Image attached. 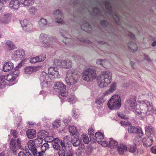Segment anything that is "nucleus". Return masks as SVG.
<instances>
[{
	"instance_id": "b1692460",
	"label": "nucleus",
	"mask_w": 156,
	"mask_h": 156,
	"mask_svg": "<svg viewBox=\"0 0 156 156\" xmlns=\"http://www.w3.org/2000/svg\"><path fill=\"white\" fill-rule=\"evenodd\" d=\"M146 133L148 136L154 135L155 132L154 129L151 126H147L145 128Z\"/></svg>"
},
{
	"instance_id": "dca6fc26",
	"label": "nucleus",
	"mask_w": 156,
	"mask_h": 156,
	"mask_svg": "<svg viewBox=\"0 0 156 156\" xmlns=\"http://www.w3.org/2000/svg\"><path fill=\"white\" fill-rule=\"evenodd\" d=\"M28 20H21L20 21V23L23 28L24 29V27H26L25 30L29 31L32 29L33 27L31 24H28Z\"/></svg>"
},
{
	"instance_id": "e2e57ef3",
	"label": "nucleus",
	"mask_w": 156,
	"mask_h": 156,
	"mask_svg": "<svg viewBox=\"0 0 156 156\" xmlns=\"http://www.w3.org/2000/svg\"><path fill=\"white\" fill-rule=\"evenodd\" d=\"M101 23L102 26L104 27L106 26L107 24V22L106 20H101Z\"/></svg>"
},
{
	"instance_id": "c9c22d12",
	"label": "nucleus",
	"mask_w": 156,
	"mask_h": 156,
	"mask_svg": "<svg viewBox=\"0 0 156 156\" xmlns=\"http://www.w3.org/2000/svg\"><path fill=\"white\" fill-rule=\"evenodd\" d=\"M94 137L95 138L96 140L98 142L103 139L104 135L101 132H97L95 133Z\"/></svg>"
},
{
	"instance_id": "f3484780",
	"label": "nucleus",
	"mask_w": 156,
	"mask_h": 156,
	"mask_svg": "<svg viewBox=\"0 0 156 156\" xmlns=\"http://www.w3.org/2000/svg\"><path fill=\"white\" fill-rule=\"evenodd\" d=\"M143 145L146 147L150 146L153 143V139L152 137H144L142 139Z\"/></svg>"
},
{
	"instance_id": "bb28decb",
	"label": "nucleus",
	"mask_w": 156,
	"mask_h": 156,
	"mask_svg": "<svg viewBox=\"0 0 156 156\" xmlns=\"http://www.w3.org/2000/svg\"><path fill=\"white\" fill-rule=\"evenodd\" d=\"M37 69L36 67L28 66L25 68V73L26 74H31L34 72H36Z\"/></svg>"
},
{
	"instance_id": "bf43d9fd",
	"label": "nucleus",
	"mask_w": 156,
	"mask_h": 156,
	"mask_svg": "<svg viewBox=\"0 0 156 156\" xmlns=\"http://www.w3.org/2000/svg\"><path fill=\"white\" fill-rule=\"evenodd\" d=\"M120 124L122 126H128L130 124V123L129 122H125L122 121L120 122Z\"/></svg>"
},
{
	"instance_id": "7c9ffc66",
	"label": "nucleus",
	"mask_w": 156,
	"mask_h": 156,
	"mask_svg": "<svg viewBox=\"0 0 156 156\" xmlns=\"http://www.w3.org/2000/svg\"><path fill=\"white\" fill-rule=\"evenodd\" d=\"M96 62L98 65H100L105 68L107 67L108 65L109 64V63L107 61L101 59L97 60Z\"/></svg>"
},
{
	"instance_id": "9d476101",
	"label": "nucleus",
	"mask_w": 156,
	"mask_h": 156,
	"mask_svg": "<svg viewBox=\"0 0 156 156\" xmlns=\"http://www.w3.org/2000/svg\"><path fill=\"white\" fill-rule=\"evenodd\" d=\"M35 142L32 140H29L27 143L28 147L34 156H37V151L35 147Z\"/></svg>"
},
{
	"instance_id": "f03ea898",
	"label": "nucleus",
	"mask_w": 156,
	"mask_h": 156,
	"mask_svg": "<svg viewBox=\"0 0 156 156\" xmlns=\"http://www.w3.org/2000/svg\"><path fill=\"white\" fill-rule=\"evenodd\" d=\"M112 76V73L109 71L102 72L100 76L99 86L101 88L107 86L111 82Z\"/></svg>"
},
{
	"instance_id": "c756f323",
	"label": "nucleus",
	"mask_w": 156,
	"mask_h": 156,
	"mask_svg": "<svg viewBox=\"0 0 156 156\" xmlns=\"http://www.w3.org/2000/svg\"><path fill=\"white\" fill-rule=\"evenodd\" d=\"M128 46L132 52H135L137 49V46L135 43L129 42L128 44Z\"/></svg>"
},
{
	"instance_id": "6ab92c4d",
	"label": "nucleus",
	"mask_w": 156,
	"mask_h": 156,
	"mask_svg": "<svg viewBox=\"0 0 156 156\" xmlns=\"http://www.w3.org/2000/svg\"><path fill=\"white\" fill-rule=\"evenodd\" d=\"M14 67V65L12 63L10 62H8L4 64L3 70L4 72H8L11 70Z\"/></svg>"
},
{
	"instance_id": "8fccbe9b",
	"label": "nucleus",
	"mask_w": 156,
	"mask_h": 156,
	"mask_svg": "<svg viewBox=\"0 0 156 156\" xmlns=\"http://www.w3.org/2000/svg\"><path fill=\"white\" fill-rule=\"evenodd\" d=\"M53 147L54 149L56 150H58L60 147V145L58 143L55 141H54L53 144Z\"/></svg>"
},
{
	"instance_id": "9b49d317",
	"label": "nucleus",
	"mask_w": 156,
	"mask_h": 156,
	"mask_svg": "<svg viewBox=\"0 0 156 156\" xmlns=\"http://www.w3.org/2000/svg\"><path fill=\"white\" fill-rule=\"evenodd\" d=\"M128 132L130 133H136L140 136H143L144 134L142 129L135 127L134 126H131L129 127L128 129Z\"/></svg>"
},
{
	"instance_id": "603ef678",
	"label": "nucleus",
	"mask_w": 156,
	"mask_h": 156,
	"mask_svg": "<svg viewBox=\"0 0 156 156\" xmlns=\"http://www.w3.org/2000/svg\"><path fill=\"white\" fill-rule=\"evenodd\" d=\"M13 16V15L12 14L6 13L3 16L4 19H11L12 17Z\"/></svg>"
},
{
	"instance_id": "680f3d73",
	"label": "nucleus",
	"mask_w": 156,
	"mask_h": 156,
	"mask_svg": "<svg viewBox=\"0 0 156 156\" xmlns=\"http://www.w3.org/2000/svg\"><path fill=\"white\" fill-rule=\"evenodd\" d=\"M71 41V39L70 38L66 37V38L65 40H63V41L66 44H67L69 43V42H70Z\"/></svg>"
},
{
	"instance_id": "ea45409f",
	"label": "nucleus",
	"mask_w": 156,
	"mask_h": 156,
	"mask_svg": "<svg viewBox=\"0 0 156 156\" xmlns=\"http://www.w3.org/2000/svg\"><path fill=\"white\" fill-rule=\"evenodd\" d=\"M98 143L101 144L102 146L105 147L109 145V140L108 141H102L101 140H100V141H98Z\"/></svg>"
},
{
	"instance_id": "a211bd4d",
	"label": "nucleus",
	"mask_w": 156,
	"mask_h": 156,
	"mask_svg": "<svg viewBox=\"0 0 156 156\" xmlns=\"http://www.w3.org/2000/svg\"><path fill=\"white\" fill-rule=\"evenodd\" d=\"M24 51L23 49H18L15 51L13 54V56L15 58H22L25 56Z\"/></svg>"
},
{
	"instance_id": "4468645a",
	"label": "nucleus",
	"mask_w": 156,
	"mask_h": 156,
	"mask_svg": "<svg viewBox=\"0 0 156 156\" xmlns=\"http://www.w3.org/2000/svg\"><path fill=\"white\" fill-rule=\"evenodd\" d=\"M20 1L18 0H11L9 3V7L14 10L17 9L20 6Z\"/></svg>"
},
{
	"instance_id": "5fc2aeb1",
	"label": "nucleus",
	"mask_w": 156,
	"mask_h": 156,
	"mask_svg": "<svg viewBox=\"0 0 156 156\" xmlns=\"http://www.w3.org/2000/svg\"><path fill=\"white\" fill-rule=\"evenodd\" d=\"M58 153L59 156H65V150L62 149H59Z\"/></svg>"
},
{
	"instance_id": "58836bf2",
	"label": "nucleus",
	"mask_w": 156,
	"mask_h": 156,
	"mask_svg": "<svg viewBox=\"0 0 156 156\" xmlns=\"http://www.w3.org/2000/svg\"><path fill=\"white\" fill-rule=\"evenodd\" d=\"M29 10L30 13L32 15H34L38 11L37 9L34 6L30 8Z\"/></svg>"
},
{
	"instance_id": "37998d69",
	"label": "nucleus",
	"mask_w": 156,
	"mask_h": 156,
	"mask_svg": "<svg viewBox=\"0 0 156 156\" xmlns=\"http://www.w3.org/2000/svg\"><path fill=\"white\" fill-rule=\"evenodd\" d=\"M69 129V132L72 134H75L76 132V128L74 126H70Z\"/></svg>"
},
{
	"instance_id": "69168bd1",
	"label": "nucleus",
	"mask_w": 156,
	"mask_h": 156,
	"mask_svg": "<svg viewBox=\"0 0 156 156\" xmlns=\"http://www.w3.org/2000/svg\"><path fill=\"white\" fill-rule=\"evenodd\" d=\"M128 36L130 37L133 40H134L135 38V36L134 34L131 32H129L128 33Z\"/></svg>"
},
{
	"instance_id": "c85d7f7f",
	"label": "nucleus",
	"mask_w": 156,
	"mask_h": 156,
	"mask_svg": "<svg viewBox=\"0 0 156 156\" xmlns=\"http://www.w3.org/2000/svg\"><path fill=\"white\" fill-rule=\"evenodd\" d=\"M118 145V143L112 139H109V146L111 149L115 148Z\"/></svg>"
},
{
	"instance_id": "f704fd0d",
	"label": "nucleus",
	"mask_w": 156,
	"mask_h": 156,
	"mask_svg": "<svg viewBox=\"0 0 156 156\" xmlns=\"http://www.w3.org/2000/svg\"><path fill=\"white\" fill-rule=\"evenodd\" d=\"M142 136H140L138 135V136H136L134 138L133 140V142L134 143L135 145H138L141 143L142 138L141 137Z\"/></svg>"
},
{
	"instance_id": "864d4df0",
	"label": "nucleus",
	"mask_w": 156,
	"mask_h": 156,
	"mask_svg": "<svg viewBox=\"0 0 156 156\" xmlns=\"http://www.w3.org/2000/svg\"><path fill=\"white\" fill-rule=\"evenodd\" d=\"M117 115L119 117L122 119H128L126 115H124L122 113L120 112L118 113Z\"/></svg>"
},
{
	"instance_id": "72a5a7b5",
	"label": "nucleus",
	"mask_w": 156,
	"mask_h": 156,
	"mask_svg": "<svg viewBox=\"0 0 156 156\" xmlns=\"http://www.w3.org/2000/svg\"><path fill=\"white\" fill-rule=\"evenodd\" d=\"M106 96L104 95V93L101 96L99 97L98 99L96 100L95 103L99 105H100L104 103L106 100L105 98V97Z\"/></svg>"
},
{
	"instance_id": "a878e982",
	"label": "nucleus",
	"mask_w": 156,
	"mask_h": 156,
	"mask_svg": "<svg viewBox=\"0 0 156 156\" xmlns=\"http://www.w3.org/2000/svg\"><path fill=\"white\" fill-rule=\"evenodd\" d=\"M53 15L56 20H62L63 18V15L61 10L57 9L53 12Z\"/></svg>"
},
{
	"instance_id": "de8ad7c7",
	"label": "nucleus",
	"mask_w": 156,
	"mask_h": 156,
	"mask_svg": "<svg viewBox=\"0 0 156 156\" xmlns=\"http://www.w3.org/2000/svg\"><path fill=\"white\" fill-rule=\"evenodd\" d=\"M38 57V62H41L43 61L46 58V56L44 54H42L41 55H40L38 56H37Z\"/></svg>"
},
{
	"instance_id": "4d7b16f0",
	"label": "nucleus",
	"mask_w": 156,
	"mask_h": 156,
	"mask_svg": "<svg viewBox=\"0 0 156 156\" xmlns=\"http://www.w3.org/2000/svg\"><path fill=\"white\" fill-rule=\"evenodd\" d=\"M18 132L16 130H13L12 132V135L14 137H17L18 136Z\"/></svg>"
},
{
	"instance_id": "0e129e2a",
	"label": "nucleus",
	"mask_w": 156,
	"mask_h": 156,
	"mask_svg": "<svg viewBox=\"0 0 156 156\" xmlns=\"http://www.w3.org/2000/svg\"><path fill=\"white\" fill-rule=\"evenodd\" d=\"M88 134L90 135V138L91 140V137L94 136V132L92 130L91 131L90 130L89 131Z\"/></svg>"
},
{
	"instance_id": "ddd939ff",
	"label": "nucleus",
	"mask_w": 156,
	"mask_h": 156,
	"mask_svg": "<svg viewBox=\"0 0 156 156\" xmlns=\"http://www.w3.org/2000/svg\"><path fill=\"white\" fill-rule=\"evenodd\" d=\"M82 24L81 25V29L83 30L88 32L92 30L90 25L87 22L86 20H82Z\"/></svg>"
},
{
	"instance_id": "13d9d810",
	"label": "nucleus",
	"mask_w": 156,
	"mask_h": 156,
	"mask_svg": "<svg viewBox=\"0 0 156 156\" xmlns=\"http://www.w3.org/2000/svg\"><path fill=\"white\" fill-rule=\"evenodd\" d=\"M83 151H80L77 150L74 154L76 156H80L83 154Z\"/></svg>"
},
{
	"instance_id": "aec40b11",
	"label": "nucleus",
	"mask_w": 156,
	"mask_h": 156,
	"mask_svg": "<svg viewBox=\"0 0 156 156\" xmlns=\"http://www.w3.org/2000/svg\"><path fill=\"white\" fill-rule=\"evenodd\" d=\"M47 133L45 130H42L41 132H39L38 133V135H41V137H38L35 139L34 140V142L35 143L37 144H41L43 141L42 138L45 137L43 134L44 135V134H45L46 135H47Z\"/></svg>"
},
{
	"instance_id": "4be33fe9",
	"label": "nucleus",
	"mask_w": 156,
	"mask_h": 156,
	"mask_svg": "<svg viewBox=\"0 0 156 156\" xmlns=\"http://www.w3.org/2000/svg\"><path fill=\"white\" fill-rule=\"evenodd\" d=\"M117 151L120 155H123L124 152L127 150L126 146L123 144H119L117 147Z\"/></svg>"
},
{
	"instance_id": "39448f33",
	"label": "nucleus",
	"mask_w": 156,
	"mask_h": 156,
	"mask_svg": "<svg viewBox=\"0 0 156 156\" xmlns=\"http://www.w3.org/2000/svg\"><path fill=\"white\" fill-rule=\"evenodd\" d=\"M96 76V71L91 69H86L83 74V79L87 81H90L95 79Z\"/></svg>"
},
{
	"instance_id": "423d86ee",
	"label": "nucleus",
	"mask_w": 156,
	"mask_h": 156,
	"mask_svg": "<svg viewBox=\"0 0 156 156\" xmlns=\"http://www.w3.org/2000/svg\"><path fill=\"white\" fill-rule=\"evenodd\" d=\"M54 89L56 91L59 90V94L62 96H66L67 94L66 92V87L62 82H58L55 83L54 86Z\"/></svg>"
},
{
	"instance_id": "393cba45",
	"label": "nucleus",
	"mask_w": 156,
	"mask_h": 156,
	"mask_svg": "<svg viewBox=\"0 0 156 156\" xmlns=\"http://www.w3.org/2000/svg\"><path fill=\"white\" fill-rule=\"evenodd\" d=\"M10 150L14 154L16 153L17 150V148L16 146L15 140L12 139L10 141V145L9 146Z\"/></svg>"
},
{
	"instance_id": "2f4dec72",
	"label": "nucleus",
	"mask_w": 156,
	"mask_h": 156,
	"mask_svg": "<svg viewBox=\"0 0 156 156\" xmlns=\"http://www.w3.org/2000/svg\"><path fill=\"white\" fill-rule=\"evenodd\" d=\"M6 47L9 50H13L15 48L14 44L10 41H8L6 42Z\"/></svg>"
},
{
	"instance_id": "cd10ccee",
	"label": "nucleus",
	"mask_w": 156,
	"mask_h": 156,
	"mask_svg": "<svg viewBox=\"0 0 156 156\" xmlns=\"http://www.w3.org/2000/svg\"><path fill=\"white\" fill-rule=\"evenodd\" d=\"M36 131L33 129H28L27 131V136L30 139H32L36 137Z\"/></svg>"
},
{
	"instance_id": "f257e3e1",
	"label": "nucleus",
	"mask_w": 156,
	"mask_h": 156,
	"mask_svg": "<svg viewBox=\"0 0 156 156\" xmlns=\"http://www.w3.org/2000/svg\"><path fill=\"white\" fill-rule=\"evenodd\" d=\"M136 98L134 96L131 98L127 101V104L134 110L136 115H139L142 113L148 115L151 113L156 114V110H154L152 103L147 100L141 102L142 105L140 108L136 103Z\"/></svg>"
},
{
	"instance_id": "4c0bfd02",
	"label": "nucleus",
	"mask_w": 156,
	"mask_h": 156,
	"mask_svg": "<svg viewBox=\"0 0 156 156\" xmlns=\"http://www.w3.org/2000/svg\"><path fill=\"white\" fill-rule=\"evenodd\" d=\"M7 84L6 80L5 79L0 78V88H3Z\"/></svg>"
},
{
	"instance_id": "6e6d98bb",
	"label": "nucleus",
	"mask_w": 156,
	"mask_h": 156,
	"mask_svg": "<svg viewBox=\"0 0 156 156\" xmlns=\"http://www.w3.org/2000/svg\"><path fill=\"white\" fill-rule=\"evenodd\" d=\"M79 147L77 150L82 151L83 152L84 149L85 148V146L83 144H81L79 146Z\"/></svg>"
},
{
	"instance_id": "2eb2a0df",
	"label": "nucleus",
	"mask_w": 156,
	"mask_h": 156,
	"mask_svg": "<svg viewBox=\"0 0 156 156\" xmlns=\"http://www.w3.org/2000/svg\"><path fill=\"white\" fill-rule=\"evenodd\" d=\"M20 6L22 7H29L34 3V0H20Z\"/></svg>"
},
{
	"instance_id": "0eeeda50",
	"label": "nucleus",
	"mask_w": 156,
	"mask_h": 156,
	"mask_svg": "<svg viewBox=\"0 0 156 156\" xmlns=\"http://www.w3.org/2000/svg\"><path fill=\"white\" fill-rule=\"evenodd\" d=\"M41 45L45 48H47L49 45V42L52 41L50 36H48L44 33L41 34L39 37Z\"/></svg>"
},
{
	"instance_id": "49530a36",
	"label": "nucleus",
	"mask_w": 156,
	"mask_h": 156,
	"mask_svg": "<svg viewBox=\"0 0 156 156\" xmlns=\"http://www.w3.org/2000/svg\"><path fill=\"white\" fill-rule=\"evenodd\" d=\"M64 22L63 20H57V21H53L52 22V24L50 25L51 26H56L58 23H59L61 25L63 24Z\"/></svg>"
},
{
	"instance_id": "09e8293b",
	"label": "nucleus",
	"mask_w": 156,
	"mask_h": 156,
	"mask_svg": "<svg viewBox=\"0 0 156 156\" xmlns=\"http://www.w3.org/2000/svg\"><path fill=\"white\" fill-rule=\"evenodd\" d=\"M38 58L37 56L32 57L30 58V63H34L38 62V61L39 60H38Z\"/></svg>"
},
{
	"instance_id": "f8f14e48",
	"label": "nucleus",
	"mask_w": 156,
	"mask_h": 156,
	"mask_svg": "<svg viewBox=\"0 0 156 156\" xmlns=\"http://www.w3.org/2000/svg\"><path fill=\"white\" fill-rule=\"evenodd\" d=\"M48 73L54 78H58L59 75L58 69L56 67H50L48 69Z\"/></svg>"
},
{
	"instance_id": "e433bc0d",
	"label": "nucleus",
	"mask_w": 156,
	"mask_h": 156,
	"mask_svg": "<svg viewBox=\"0 0 156 156\" xmlns=\"http://www.w3.org/2000/svg\"><path fill=\"white\" fill-rule=\"evenodd\" d=\"M49 148V145L47 143L44 144L41 147V149L42 152L45 151Z\"/></svg>"
},
{
	"instance_id": "052dcab7",
	"label": "nucleus",
	"mask_w": 156,
	"mask_h": 156,
	"mask_svg": "<svg viewBox=\"0 0 156 156\" xmlns=\"http://www.w3.org/2000/svg\"><path fill=\"white\" fill-rule=\"evenodd\" d=\"M151 151L153 153L156 154V146L152 147L151 148Z\"/></svg>"
},
{
	"instance_id": "473e14b6",
	"label": "nucleus",
	"mask_w": 156,
	"mask_h": 156,
	"mask_svg": "<svg viewBox=\"0 0 156 156\" xmlns=\"http://www.w3.org/2000/svg\"><path fill=\"white\" fill-rule=\"evenodd\" d=\"M71 142L74 147H77L81 144V140L78 139L74 138L72 139Z\"/></svg>"
},
{
	"instance_id": "412c9836",
	"label": "nucleus",
	"mask_w": 156,
	"mask_h": 156,
	"mask_svg": "<svg viewBox=\"0 0 156 156\" xmlns=\"http://www.w3.org/2000/svg\"><path fill=\"white\" fill-rule=\"evenodd\" d=\"M60 63L62 68L68 69L72 66V62L69 60L61 61Z\"/></svg>"
},
{
	"instance_id": "7ed1b4c3",
	"label": "nucleus",
	"mask_w": 156,
	"mask_h": 156,
	"mask_svg": "<svg viewBox=\"0 0 156 156\" xmlns=\"http://www.w3.org/2000/svg\"><path fill=\"white\" fill-rule=\"evenodd\" d=\"M107 105L110 109H119L121 105L120 96L118 95H113L108 101Z\"/></svg>"
},
{
	"instance_id": "338daca9",
	"label": "nucleus",
	"mask_w": 156,
	"mask_h": 156,
	"mask_svg": "<svg viewBox=\"0 0 156 156\" xmlns=\"http://www.w3.org/2000/svg\"><path fill=\"white\" fill-rule=\"evenodd\" d=\"M18 155V156H27L26 154L22 151H20Z\"/></svg>"
},
{
	"instance_id": "5701e85b",
	"label": "nucleus",
	"mask_w": 156,
	"mask_h": 156,
	"mask_svg": "<svg viewBox=\"0 0 156 156\" xmlns=\"http://www.w3.org/2000/svg\"><path fill=\"white\" fill-rule=\"evenodd\" d=\"M116 83L115 82L113 83L111 85L109 89L104 93V95H108L113 92L116 89Z\"/></svg>"
},
{
	"instance_id": "79ce46f5",
	"label": "nucleus",
	"mask_w": 156,
	"mask_h": 156,
	"mask_svg": "<svg viewBox=\"0 0 156 156\" xmlns=\"http://www.w3.org/2000/svg\"><path fill=\"white\" fill-rule=\"evenodd\" d=\"M82 139L84 143L87 144L89 143V139L87 135L86 134H83L82 136Z\"/></svg>"
},
{
	"instance_id": "774afa93",
	"label": "nucleus",
	"mask_w": 156,
	"mask_h": 156,
	"mask_svg": "<svg viewBox=\"0 0 156 156\" xmlns=\"http://www.w3.org/2000/svg\"><path fill=\"white\" fill-rule=\"evenodd\" d=\"M129 84L128 83H127V81H125L123 83L122 86L123 87H127L129 86Z\"/></svg>"
},
{
	"instance_id": "1a4fd4ad",
	"label": "nucleus",
	"mask_w": 156,
	"mask_h": 156,
	"mask_svg": "<svg viewBox=\"0 0 156 156\" xmlns=\"http://www.w3.org/2000/svg\"><path fill=\"white\" fill-rule=\"evenodd\" d=\"M18 75L15 73H12L7 75L5 79L8 82L9 86H11L15 83V80L18 77Z\"/></svg>"
},
{
	"instance_id": "c03bdc74",
	"label": "nucleus",
	"mask_w": 156,
	"mask_h": 156,
	"mask_svg": "<svg viewBox=\"0 0 156 156\" xmlns=\"http://www.w3.org/2000/svg\"><path fill=\"white\" fill-rule=\"evenodd\" d=\"M47 139L48 140V142H51V141H55V140L57 142L58 141H59V140L58 138H55L52 136H49L47 137Z\"/></svg>"
},
{
	"instance_id": "20e7f679",
	"label": "nucleus",
	"mask_w": 156,
	"mask_h": 156,
	"mask_svg": "<svg viewBox=\"0 0 156 156\" xmlns=\"http://www.w3.org/2000/svg\"><path fill=\"white\" fill-rule=\"evenodd\" d=\"M78 77L79 76L76 72L70 70L66 73L65 81L68 85H73L77 82Z\"/></svg>"
},
{
	"instance_id": "a19ab883",
	"label": "nucleus",
	"mask_w": 156,
	"mask_h": 156,
	"mask_svg": "<svg viewBox=\"0 0 156 156\" xmlns=\"http://www.w3.org/2000/svg\"><path fill=\"white\" fill-rule=\"evenodd\" d=\"M61 125L60 121L58 120H56L53 122L52 125L54 128H57L59 127Z\"/></svg>"
},
{
	"instance_id": "a18cd8bd",
	"label": "nucleus",
	"mask_w": 156,
	"mask_h": 156,
	"mask_svg": "<svg viewBox=\"0 0 156 156\" xmlns=\"http://www.w3.org/2000/svg\"><path fill=\"white\" fill-rule=\"evenodd\" d=\"M128 148L129 151L130 152L133 153L136 151V147L135 145H130Z\"/></svg>"
},
{
	"instance_id": "6e6552de",
	"label": "nucleus",
	"mask_w": 156,
	"mask_h": 156,
	"mask_svg": "<svg viewBox=\"0 0 156 156\" xmlns=\"http://www.w3.org/2000/svg\"><path fill=\"white\" fill-rule=\"evenodd\" d=\"M40 80L42 85H47L48 83L51 81V79L49 76L44 72H42L40 76Z\"/></svg>"
},
{
	"instance_id": "3c124183",
	"label": "nucleus",
	"mask_w": 156,
	"mask_h": 156,
	"mask_svg": "<svg viewBox=\"0 0 156 156\" xmlns=\"http://www.w3.org/2000/svg\"><path fill=\"white\" fill-rule=\"evenodd\" d=\"M38 23L41 27H42L46 25L47 22V20H40Z\"/></svg>"
}]
</instances>
